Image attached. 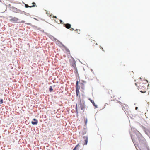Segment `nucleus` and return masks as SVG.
<instances>
[{
    "label": "nucleus",
    "instance_id": "obj_17",
    "mask_svg": "<svg viewBox=\"0 0 150 150\" xmlns=\"http://www.w3.org/2000/svg\"><path fill=\"white\" fill-rule=\"evenodd\" d=\"M52 87V86H50L49 87V91L50 92H51L53 91Z\"/></svg>",
    "mask_w": 150,
    "mask_h": 150
},
{
    "label": "nucleus",
    "instance_id": "obj_33",
    "mask_svg": "<svg viewBox=\"0 0 150 150\" xmlns=\"http://www.w3.org/2000/svg\"><path fill=\"white\" fill-rule=\"evenodd\" d=\"M26 15H30L29 13H26Z\"/></svg>",
    "mask_w": 150,
    "mask_h": 150
},
{
    "label": "nucleus",
    "instance_id": "obj_18",
    "mask_svg": "<svg viewBox=\"0 0 150 150\" xmlns=\"http://www.w3.org/2000/svg\"><path fill=\"white\" fill-rule=\"evenodd\" d=\"M87 118H86V120H85V127H86V124L87 123ZM86 129V128H85V129Z\"/></svg>",
    "mask_w": 150,
    "mask_h": 150
},
{
    "label": "nucleus",
    "instance_id": "obj_5",
    "mask_svg": "<svg viewBox=\"0 0 150 150\" xmlns=\"http://www.w3.org/2000/svg\"><path fill=\"white\" fill-rule=\"evenodd\" d=\"M9 17L11 18L10 20L11 22L18 23V21H20V20L18 19V18L16 17H13L11 16H10Z\"/></svg>",
    "mask_w": 150,
    "mask_h": 150
},
{
    "label": "nucleus",
    "instance_id": "obj_8",
    "mask_svg": "<svg viewBox=\"0 0 150 150\" xmlns=\"http://www.w3.org/2000/svg\"><path fill=\"white\" fill-rule=\"evenodd\" d=\"M38 123V120L35 118H33L31 122V123L33 125H36Z\"/></svg>",
    "mask_w": 150,
    "mask_h": 150
},
{
    "label": "nucleus",
    "instance_id": "obj_22",
    "mask_svg": "<svg viewBox=\"0 0 150 150\" xmlns=\"http://www.w3.org/2000/svg\"><path fill=\"white\" fill-rule=\"evenodd\" d=\"M35 26L37 27H37L36 28L35 27H33V28H37V29L38 30H40V29H41L40 28H38L37 26Z\"/></svg>",
    "mask_w": 150,
    "mask_h": 150
},
{
    "label": "nucleus",
    "instance_id": "obj_7",
    "mask_svg": "<svg viewBox=\"0 0 150 150\" xmlns=\"http://www.w3.org/2000/svg\"><path fill=\"white\" fill-rule=\"evenodd\" d=\"M45 33L46 34V35H47V36L49 37L53 41H56V40H58L57 38H55L53 36L49 34H48L46 33Z\"/></svg>",
    "mask_w": 150,
    "mask_h": 150
},
{
    "label": "nucleus",
    "instance_id": "obj_21",
    "mask_svg": "<svg viewBox=\"0 0 150 150\" xmlns=\"http://www.w3.org/2000/svg\"><path fill=\"white\" fill-rule=\"evenodd\" d=\"M22 11L20 9H18L17 11V13H21Z\"/></svg>",
    "mask_w": 150,
    "mask_h": 150
},
{
    "label": "nucleus",
    "instance_id": "obj_35",
    "mask_svg": "<svg viewBox=\"0 0 150 150\" xmlns=\"http://www.w3.org/2000/svg\"><path fill=\"white\" fill-rule=\"evenodd\" d=\"M54 18H57V17L56 16H54Z\"/></svg>",
    "mask_w": 150,
    "mask_h": 150
},
{
    "label": "nucleus",
    "instance_id": "obj_14",
    "mask_svg": "<svg viewBox=\"0 0 150 150\" xmlns=\"http://www.w3.org/2000/svg\"><path fill=\"white\" fill-rule=\"evenodd\" d=\"M88 140V137L87 136H85V145H86L87 144Z\"/></svg>",
    "mask_w": 150,
    "mask_h": 150
},
{
    "label": "nucleus",
    "instance_id": "obj_36",
    "mask_svg": "<svg viewBox=\"0 0 150 150\" xmlns=\"http://www.w3.org/2000/svg\"><path fill=\"white\" fill-rule=\"evenodd\" d=\"M33 18L35 19V20H38L35 18Z\"/></svg>",
    "mask_w": 150,
    "mask_h": 150
},
{
    "label": "nucleus",
    "instance_id": "obj_48",
    "mask_svg": "<svg viewBox=\"0 0 150 150\" xmlns=\"http://www.w3.org/2000/svg\"><path fill=\"white\" fill-rule=\"evenodd\" d=\"M83 70H84V67H83Z\"/></svg>",
    "mask_w": 150,
    "mask_h": 150
},
{
    "label": "nucleus",
    "instance_id": "obj_45",
    "mask_svg": "<svg viewBox=\"0 0 150 150\" xmlns=\"http://www.w3.org/2000/svg\"><path fill=\"white\" fill-rule=\"evenodd\" d=\"M149 84H148V87H149Z\"/></svg>",
    "mask_w": 150,
    "mask_h": 150
},
{
    "label": "nucleus",
    "instance_id": "obj_26",
    "mask_svg": "<svg viewBox=\"0 0 150 150\" xmlns=\"http://www.w3.org/2000/svg\"><path fill=\"white\" fill-rule=\"evenodd\" d=\"M75 109L76 110H78V107L77 104H76Z\"/></svg>",
    "mask_w": 150,
    "mask_h": 150
},
{
    "label": "nucleus",
    "instance_id": "obj_11",
    "mask_svg": "<svg viewBox=\"0 0 150 150\" xmlns=\"http://www.w3.org/2000/svg\"><path fill=\"white\" fill-rule=\"evenodd\" d=\"M62 44V46L64 48H65L66 51L69 53V54H70V51L62 43H61Z\"/></svg>",
    "mask_w": 150,
    "mask_h": 150
},
{
    "label": "nucleus",
    "instance_id": "obj_43",
    "mask_svg": "<svg viewBox=\"0 0 150 150\" xmlns=\"http://www.w3.org/2000/svg\"><path fill=\"white\" fill-rule=\"evenodd\" d=\"M78 30L77 29L76 30H75V31H76V30Z\"/></svg>",
    "mask_w": 150,
    "mask_h": 150
},
{
    "label": "nucleus",
    "instance_id": "obj_16",
    "mask_svg": "<svg viewBox=\"0 0 150 150\" xmlns=\"http://www.w3.org/2000/svg\"><path fill=\"white\" fill-rule=\"evenodd\" d=\"M79 144H77L76 146L74 147V148L73 149H74L75 150H76L78 148H79Z\"/></svg>",
    "mask_w": 150,
    "mask_h": 150
},
{
    "label": "nucleus",
    "instance_id": "obj_13",
    "mask_svg": "<svg viewBox=\"0 0 150 150\" xmlns=\"http://www.w3.org/2000/svg\"><path fill=\"white\" fill-rule=\"evenodd\" d=\"M11 8L13 10V12L17 13V11L18 9L17 8L13 6L11 7Z\"/></svg>",
    "mask_w": 150,
    "mask_h": 150
},
{
    "label": "nucleus",
    "instance_id": "obj_32",
    "mask_svg": "<svg viewBox=\"0 0 150 150\" xmlns=\"http://www.w3.org/2000/svg\"><path fill=\"white\" fill-rule=\"evenodd\" d=\"M71 30L72 31V30H74V29L73 28H71Z\"/></svg>",
    "mask_w": 150,
    "mask_h": 150
},
{
    "label": "nucleus",
    "instance_id": "obj_4",
    "mask_svg": "<svg viewBox=\"0 0 150 150\" xmlns=\"http://www.w3.org/2000/svg\"><path fill=\"white\" fill-rule=\"evenodd\" d=\"M71 59H72V62H71V66L73 67L74 69L75 70V73L76 74V76L77 75L79 76V74L78 72V70L77 68L76 67V62L75 60L74 59V58L72 56H71Z\"/></svg>",
    "mask_w": 150,
    "mask_h": 150
},
{
    "label": "nucleus",
    "instance_id": "obj_41",
    "mask_svg": "<svg viewBox=\"0 0 150 150\" xmlns=\"http://www.w3.org/2000/svg\"><path fill=\"white\" fill-rule=\"evenodd\" d=\"M52 14H51V15H50V17H51L52 16Z\"/></svg>",
    "mask_w": 150,
    "mask_h": 150
},
{
    "label": "nucleus",
    "instance_id": "obj_42",
    "mask_svg": "<svg viewBox=\"0 0 150 150\" xmlns=\"http://www.w3.org/2000/svg\"><path fill=\"white\" fill-rule=\"evenodd\" d=\"M83 139H84V136H83Z\"/></svg>",
    "mask_w": 150,
    "mask_h": 150
},
{
    "label": "nucleus",
    "instance_id": "obj_9",
    "mask_svg": "<svg viewBox=\"0 0 150 150\" xmlns=\"http://www.w3.org/2000/svg\"><path fill=\"white\" fill-rule=\"evenodd\" d=\"M18 23H25V24H27V25H28L31 26L32 27H35L36 28L37 27H36L34 25H32L31 23H25V21L22 20L21 21H18Z\"/></svg>",
    "mask_w": 150,
    "mask_h": 150
},
{
    "label": "nucleus",
    "instance_id": "obj_27",
    "mask_svg": "<svg viewBox=\"0 0 150 150\" xmlns=\"http://www.w3.org/2000/svg\"><path fill=\"white\" fill-rule=\"evenodd\" d=\"M116 101H117L118 103H119L120 105H121L122 104V103L120 101H118L117 100H116Z\"/></svg>",
    "mask_w": 150,
    "mask_h": 150
},
{
    "label": "nucleus",
    "instance_id": "obj_46",
    "mask_svg": "<svg viewBox=\"0 0 150 150\" xmlns=\"http://www.w3.org/2000/svg\"><path fill=\"white\" fill-rule=\"evenodd\" d=\"M85 134L86 133V131H85Z\"/></svg>",
    "mask_w": 150,
    "mask_h": 150
},
{
    "label": "nucleus",
    "instance_id": "obj_50",
    "mask_svg": "<svg viewBox=\"0 0 150 150\" xmlns=\"http://www.w3.org/2000/svg\"><path fill=\"white\" fill-rule=\"evenodd\" d=\"M80 150H82V149H81Z\"/></svg>",
    "mask_w": 150,
    "mask_h": 150
},
{
    "label": "nucleus",
    "instance_id": "obj_47",
    "mask_svg": "<svg viewBox=\"0 0 150 150\" xmlns=\"http://www.w3.org/2000/svg\"><path fill=\"white\" fill-rule=\"evenodd\" d=\"M55 85H54V86H53V87H55Z\"/></svg>",
    "mask_w": 150,
    "mask_h": 150
},
{
    "label": "nucleus",
    "instance_id": "obj_28",
    "mask_svg": "<svg viewBox=\"0 0 150 150\" xmlns=\"http://www.w3.org/2000/svg\"><path fill=\"white\" fill-rule=\"evenodd\" d=\"M80 81L82 82H83V83H84V80H80Z\"/></svg>",
    "mask_w": 150,
    "mask_h": 150
},
{
    "label": "nucleus",
    "instance_id": "obj_52",
    "mask_svg": "<svg viewBox=\"0 0 150 150\" xmlns=\"http://www.w3.org/2000/svg\"><path fill=\"white\" fill-rule=\"evenodd\" d=\"M141 79V78H140L139 79Z\"/></svg>",
    "mask_w": 150,
    "mask_h": 150
},
{
    "label": "nucleus",
    "instance_id": "obj_6",
    "mask_svg": "<svg viewBox=\"0 0 150 150\" xmlns=\"http://www.w3.org/2000/svg\"><path fill=\"white\" fill-rule=\"evenodd\" d=\"M79 144V148L83 149L84 145V140H81V142L78 143Z\"/></svg>",
    "mask_w": 150,
    "mask_h": 150
},
{
    "label": "nucleus",
    "instance_id": "obj_12",
    "mask_svg": "<svg viewBox=\"0 0 150 150\" xmlns=\"http://www.w3.org/2000/svg\"><path fill=\"white\" fill-rule=\"evenodd\" d=\"M88 99L91 101V102L92 103V104L95 107V108H97V105L95 104L93 100H91L90 98H88Z\"/></svg>",
    "mask_w": 150,
    "mask_h": 150
},
{
    "label": "nucleus",
    "instance_id": "obj_39",
    "mask_svg": "<svg viewBox=\"0 0 150 150\" xmlns=\"http://www.w3.org/2000/svg\"><path fill=\"white\" fill-rule=\"evenodd\" d=\"M146 81L147 83L148 82V81L147 79H146Z\"/></svg>",
    "mask_w": 150,
    "mask_h": 150
},
{
    "label": "nucleus",
    "instance_id": "obj_49",
    "mask_svg": "<svg viewBox=\"0 0 150 150\" xmlns=\"http://www.w3.org/2000/svg\"><path fill=\"white\" fill-rule=\"evenodd\" d=\"M135 84L137 86V83H135Z\"/></svg>",
    "mask_w": 150,
    "mask_h": 150
},
{
    "label": "nucleus",
    "instance_id": "obj_3",
    "mask_svg": "<svg viewBox=\"0 0 150 150\" xmlns=\"http://www.w3.org/2000/svg\"><path fill=\"white\" fill-rule=\"evenodd\" d=\"M79 81L77 80L76 81V96H78L80 93L79 89L80 87L81 89H83L84 87V83L81 82L80 81V78L79 77Z\"/></svg>",
    "mask_w": 150,
    "mask_h": 150
},
{
    "label": "nucleus",
    "instance_id": "obj_19",
    "mask_svg": "<svg viewBox=\"0 0 150 150\" xmlns=\"http://www.w3.org/2000/svg\"><path fill=\"white\" fill-rule=\"evenodd\" d=\"M24 4H25V7L26 8H28L29 7V6L28 4H25V3H24Z\"/></svg>",
    "mask_w": 150,
    "mask_h": 150
},
{
    "label": "nucleus",
    "instance_id": "obj_1",
    "mask_svg": "<svg viewBox=\"0 0 150 150\" xmlns=\"http://www.w3.org/2000/svg\"><path fill=\"white\" fill-rule=\"evenodd\" d=\"M134 133L138 139L139 144H136L134 139L132 138V135L130 133V135L131 139L137 149L138 147L140 150H150L146 140L141 133L137 130L135 131Z\"/></svg>",
    "mask_w": 150,
    "mask_h": 150
},
{
    "label": "nucleus",
    "instance_id": "obj_34",
    "mask_svg": "<svg viewBox=\"0 0 150 150\" xmlns=\"http://www.w3.org/2000/svg\"><path fill=\"white\" fill-rule=\"evenodd\" d=\"M138 109V107H135V109H136V110H137V109Z\"/></svg>",
    "mask_w": 150,
    "mask_h": 150
},
{
    "label": "nucleus",
    "instance_id": "obj_44",
    "mask_svg": "<svg viewBox=\"0 0 150 150\" xmlns=\"http://www.w3.org/2000/svg\"><path fill=\"white\" fill-rule=\"evenodd\" d=\"M43 32H44V30H43L42 31Z\"/></svg>",
    "mask_w": 150,
    "mask_h": 150
},
{
    "label": "nucleus",
    "instance_id": "obj_23",
    "mask_svg": "<svg viewBox=\"0 0 150 150\" xmlns=\"http://www.w3.org/2000/svg\"><path fill=\"white\" fill-rule=\"evenodd\" d=\"M21 14H24L25 15H26V12L24 11H22L21 12Z\"/></svg>",
    "mask_w": 150,
    "mask_h": 150
},
{
    "label": "nucleus",
    "instance_id": "obj_40",
    "mask_svg": "<svg viewBox=\"0 0 150 150\" xmlns=\"http://www.w3.org/2000/svg\"><path fill=\"white\" fill-rule=\"evenodd\" d=\"M91 71H92V72L93 71V70L92 69H91Z\"/></svg>",
    "mask_w": 150,
    "mask_h": 150
},
{
    "label": "nucleus",
    "instance_id": "obj_29",
    "mask_svg": "<svg viewBox=\"0 0 150 150\" xmlns=\"http://www.w3.org/2000/svg\"><path fill=\"white\" fill-rule=\"evenodd\" d=\"M140 92H141V93H145L146 92V91H144V92H143V91H140Z\"/></svg>",
    "mask_w": 150,
    "mask_h": 150
},
{
    "label": "nucleus",
    "instance_id": "obj_10",
    "mask_svg": "<svg viewBox=\"0 0 150 150\" xmlns=\"http://www.w3.org/2000/svg\"><path fill=\"white\" fill-rule=\"evenodd\" d=\"M63 25L64 27H66L68 29H69L71 28V25L69 23L64 24Z\"/></svg>",
    "mask_w": 150,
    "mask_h": 150
},
{
    "label": "nucleus",
    "instance_id": "obj_30",
    "mask_svg": "<svg viewBox=\"0 0 150 150\" xmlns=\"http://www.w3.org/2000/svg\"><path fill=\"white\" fill-rule=\"evenodd\" d=\"M59 21L61 23H62L63 22V21L62 20H60Z\"/></svg>",
    "mask_w": 150,
    "mask_h": 150
},
{
    "label": "nucleus",
    "instance_id": "obj_24",
    "mask_svg": "<svg viewBox=\"0 0 150 150\" xmlns=\"http://www.w3.org/2000/svg\"><path fill=\"white\" fill-rule=\"evenodd\" d=\"M33 3L34 4H33L32 5V6H33V7L37 6L36 5L35 3L34 2H33Z\"/></svg>",
    "mask_w": 150,
    "mask_h": 150
},
{
    "label": "nucleus",
    "instance_id": "obj_37",
    "mask_svg": "<svg viewBox=\"0 0 150 150\" xmlns=\"http://www.w3.org/2000/svg\"><path fill=\"white\" fill-rule=\"evenodd\" d=\"M82 133H83V135L84 134V132H82Z\"/></svg>",
    "mask_w": 150,
    "mask_h": 150
},
{
    "label": "nucleus",
    "instance_id": "obj_38",
    "mask_svg": "<svg viewBox=\"0 0 150 150\" xmlns=\"http://www.w3.org/2000/svg\"><path fill=\"white\" fill-rule=\"evenodd\" d=\"M33 7V6H32H32H29V7L31 8V7Z\"/></svg>",
    "mask_w": 150,
    "mask_h": 150
},
{
    "label": "nucleus",
    "instance_id": "obj_31",
    "mask_svg": "<svg viewBox=\"0 0 150 150\" xmlns=\"http://www.w3.org/2000/svg\"><path fill=\"white\" fill-rule=\"evenodd\" d=\"M100 48L101 49H102L103 50V51H104V50L103 49V47H101L100 45Z\"/></svg>",
    "mask_w": 150,
    "mask_h": 150
},
{
    "label": "nucleus",
    "instance_id": "obj_51",
    "mask_svg": "<svg viewBox=\"0 0 150 150\" xmlns=\"http://www.w3.org/2000/svg\"><path fill=\"white\" fill-rule=\"evenodd\" d=\"M149 102H148V104H149Z\"/></svg>",
    "mask_w": 150,
    "mask_h": 150
},
{
    "label": "nucleus",
    "instance_id": "obj_20",
    "mask_svg": "<svg viewBox=\"0 0 150 150\" xmlns=\"http://www.w3.org/2000/svg\"><path fill=\"white\" fill-rule=\"evenodd\" d=\"M3 103V99L1 98L0 99V104H2Z\"/></svg>",
    "mask_w": 150,
    "mask_h": 150
},
{
    "label": "nucleus",
    "instance_id": "obj_25",
    "mask_svg": "<svg viewBox=\"0 0 150 150\" xmlns=\"http://www.w3.org/2000/svg\"><path fill=\"white\" fill-rule=\"evenodd\" d=\"M76 113L77 116H78V110H76Z\"/></svg>",
    "mask_w": 150,
    "mask_h": 150
},
{
    "label": "nucleus",
    "instance_id": "obj_53",
    "mask_svg": "<svg viewBox=\"0 0 150 150\" xmlns=\"http://www.w3.org/2000/svg\"><path fill=\"white\" fill-rule=\"evenodd\" d=\"M72 150H74V149H73Z\"/></svg>",
    "mask_w": 150,
    "mask_h": 150
},
{
    "label": "nucleus",
    "instance_id": "obj_54",
    "mask_svg": "<svg viewBox=\"0 0 150 150\" xmlns=\"http://www.w3.org/2000/svg\"><path fill=\"white\" fill-rule=\"evenodd\" d=\"M0 1H1V0H0Z\"/></svg>",
    "mask_w": 150,
    "mask_h": 150
},
{
    "label": "nucleus",
    "instance_id": "obj_2",
    "mask_svg": "<svg viewBox=\"0 0 150 150\" xmlns=\"http://www.w3.org/2000/svg\"><path fill=\"white\" fill-rule=\"evenodd\" d=\"M84 88L83 89H82L80 90V92H81V94L82 97H81L80 93L79 96V102L78 103V108L79 109H80L81 110H83V111L80 110L79 113L81 114V116H82V120L84 119V116L83 112L84 111Z\"/></svg>",
    "mask_w": 150,
    "mask_h": 150
},
{
    "label": "nucleus",
    "instance_id": "obj_15",
    "mask_svg": "<svg viewBox=\"0 0 150 150\" xmlns=\"http://www.w3.org/2000/svg\"><path fill=\"white\" fill-rule=\"evenodd\" d=\"M57 42H56V43L57 44L59 45V46L60 47H61L62 46V44H61V43H62V42H61L60 41H59V40H57Z\"/></svg>",
    "mask_w": 150,
    "mask_h": 150
}]
</instances>
